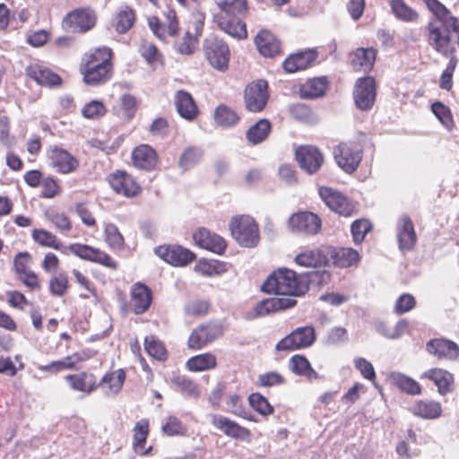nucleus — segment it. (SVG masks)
Returning <instances> with one entry per match:
<instances>
[{
	"instance_id": "obj_1",
	"label": "nucleus",
	"mask_w": 459,
	"mask_h": 459,
	"mask_svg": "<svg viewBox=\"0 0 459 459\" xmlns=\"http://www.w3.org/2000/svg\"><path fill=\"white\" fill-rule=\"evenodd\" d=\"M422 1L434 15L425 29L427 42L436 52L449 58L440 78V87L449 91L453 86L452 77L458 63L455 48L452 45L451 40L454 34L459 47V21L438 0Z\"/></svg>"
},
{
	"instance_id": "obj_2",
	"label": "nucleus",
	"mask_w": 459,
	"mask_h": 459,
	"mask_svg": "<svg viewBox=\"0 0 459 459\" xmlns=\"http://www.w3.org/2000/svg\"><path fill=\"white\" fill-rule=\"evenodd\" d=\"M111 59L112 51L107 47L85 53L80 64L83 82L90 86H99L108 82L113 74Z\"/></svg>"
},
{
	"instance_id": "obj_3",
	"label": "nucleus",
	"mask_w": 459,
	"mask_h": 459,
	"mask_svg": "<svg viewBox=\"0 0 459 459\" xmlns=\"http://www.w3.org/2000/svg\"><path fill=\"white\" fill-rule=\"evenodd\" d=\"M309 276V273L298 274L293 270L281 268L266 279L262 285V290L294 299L308 290Z\"/></svg>"
},
{
	"instance_id": "obj_4",
	"label": "nucleus",
	"mask_w": 459,
	"mask_h": 459,
	"mask_svg": "<svg viewBox=\"0 0 459 459\" xmlns=\"http://www.w3.org/2000/svg\"><path fill=\"white\" fill-rule=\"evenodd\" d=\"M232 237L245 247H255L260 239L258 226L248 215L234 217L230 224Z\"/></svg>"
},
{
	"instance_id": "obj_5",
	"label": "nucleus",
	"mask_w": 459,
	"mask_h": 459,
	"mask_svg": "<svg viewBox=\"0 0 459 459\" xmlns=\"http://www.w3.org/2000/svg\"><path fill=\"white\" fill-rule=\"evenodd\" d=\"M363 156V148L357 142H343L333 150V157L337 165L346 173L357 170Z\"/></svg>"
},
{
	"instance_id": "obj_6",
	"label": "nucleus",
	"mask_w": 459,
	"mask_h": 459,
	"mask_svg": "<svg viewBox=\"0 0 459 459\" xmlns=\"http://www.w3.org/2000/svg\"><path fill=\"white\" fill-rule=\"evenodd\" d=\"M316 331L312 326H302L293 330L275 346L277 351H294L310 347L316 342Z\"/></svg>"
},
{
	"instance_id": "obj_7",
	"label": "nucleus",
	"mask_w": 459,
	"mask_h": 459,
	"mask_svg": "<svg viewBox=\"0 0 459 459\" xmlns=\"http://www.w3.org/2000/svg\"><path fill=\"white\" fill-rule=\"evenodd\" d=\"M204 51L212 66L219 71H224L228 68L230 49L222 39L216 37L206 39L204 45Z\"/></svg>"
},
{
	"instance_id": "obj_8",
	"label": "nucleus",
	"mask_w": 459,
	"mask_h": 459,
	"mask_svg": "<svg viewBox=\"0 0 459 459\" xmlns=\"http://www.w3.org/2000/svg\"><path fill=\"white\" fill-rule=\"evenodd\" d=\"M296 304L297 300L292 298L275 297L263 299L256 303L252 309L246 311L244 317L247 320H254L258 317L268 316L271 313L290 308Z\"/></svg>"
},
{
	"instance_id": "obj_9",
	"label": "nucleus",
	"mask_w": 459,
	"mask_h": 459,
	"mask_svg": "<svg viewBox=\"0 0 459 459\" xmlns=\"http://www.w3.org/2000/svg\"><path fill=\"white\" fill-rule=\"evenodd\" d=\"M96 16L88 9H77L63 19V28L71 33H84L95 26Z\"/></svg>"
},
{
	"instance_id": "obj_10",
	"label": "nucleus",
	"mask_w": 459,
	"mask_h": 459,
	"mask_svg": "<svg viewBox=\"0 0 459 459\" xmlns=\"http://www.w3.org/2000/svg\"><path fill=\"white\" fill-rule=\"evenodd\" d=\"M268 84L264 80L249 83L244 92L245 107L250 112H260L267 104Z\"/></svg>"
},
{
	"instance_id": "obj_11",
	"label": "nucleus",
	"mask_w": 459,
	"mask_h": 459,
	"mask_svg": "<svg viewBox=\"0 0 459 459\" xmlns=\"http://www.w3.org/2000/svg\"><path fill=\"white\" fill-rule=\"evenodd\" d=\"M49 166L60 174H70L77 170L79 160L66 150L56 145L48 151Z\"/></svg>"
},
{
	"instance_id": "obj_12",
	"label": "nucleus",
	"mask_w": 459,
	"mask_h": 459,
	"mask_svg": "<svg viewBox=\"0 0 459 459\" xmlns=\"http://www.w3.org/2000/svg\"><path fill=\"white\" fill-rule=\"evenodd\" d=\"M223 333L221 324L208 322L200 325L195 329L188 338V346L193 350H199L207 343L216 340Z\"/></svg>"
},
{
	"instance_id": "obj_13",
	"label": "nucleus",
	"mask_w": 459,
	"mask_h": 459,
	"mask_svg": "<svg viewBox=\"0 0 459 459\" xmlns=\"http://www.w3.org/2000/svg\"><path fill=\"white\" fill-rule=\"evenodd\" d=\"M354 101L360 110L370 109L376 100V82L372 77L359 78L353 91Z\"/></svg>"
},
{
	"instance_id": "obj_14",
	"label": "nucleus",
	"mask_w": 459,
	"mask_h": 459,
	"mask_svg": "<svg viewBox=\"0 0 459 459\" xmlns=\"http://www.w3.org/2000/svg\"><path fill=\"white\" fill-rule=\"evenodd\" d=\"M427 352L444 360H459V346L453 341L445 338H434L426 343Z\"/></svg>"
},
{
	"instance_id": "obj_15",
	"label": "nucleus",
	"mask_w": 459,
	"mask_h": 459,
	"mask_svg": "<svg viewBox=\"0 0 459 459\" xmlns=\"http://www.w3.org/2000/svg\"><path fill=\"white\" fill-rule=\"evenodd\" d=\"M319 195L325 204L336 213L345 217L352 214L354 207L342 193L322 186L319 188Z\"/></svg>"
},
{
	"instance_id": "obj_16",
	"label": "nucleus",
	"mask_w": 459,
	"mask_h": 459,
	"mask_svg": "<svg viewBox=\"0 0 459 459\" xmlns=\"http://www.w3.org/2000/svg\"><path fill=\"white\" fill-rule=\"evenodd\" d=\"M289 226L293 231L314 235L321 229V220L313 212H299L290 217Z\"/></svg>"
},
{
	"instance_id": "obj_17",
	"label": "nucleus",
	"mask_w": 459,
	"mask_h": 459,
	"mask_svg": "<svg viewBox=\"0 0 459 459\" xmlns=\"http://www.w3.org/2000/svg\"><path fill=\"white\" fill-rule=\"evenodd\" d=\"M155 254L168 264L176 266L186 265L195 257L190 250L176 245L160 246L155 248Z\"/></svg>"
},
{
	"instance_id": "obj_18",
	"label": "nucleus",
	"mask_w": 459,
	"mask_h": 459,
	"mask_svg": "<svg viewBox=\"0 0 459 459\" xmlns=\"http://www.w3.org/2000/svg\"><path fill=\"white\" fill-rule=\"evenodd\" d=\"M210 418L212 426L223 432L224 435L234 439H250V430L231 420L230 418L220 414H211Z\"/></svg>"
},
{
	"instance_id": "obj_19",
	"label": "nucleus",
	"mask_w": 459,
	"mask_h": 459,
	"mask_svg": "<svg viewBox=\"0 0 459 459\" xmlns=\"http://www.w3.org/2000/svg\"><path fill=\"white\" fill-rule=\"evenodd\" d=\"M69 250L81 259L95 262L102 265L116 268V263L105 252L88 245L74 243L71 244Z\"/></svg>"
},
{
	"instance_id": "obj_20",
	"label": "nucleus",
	"mask_w": 459,
	"mask_h": 459,
	"mask_svg": "<svg viewBox=\"0 0 459 459\" xmlns=\"http://www.w3.org/2000/svg\"><path fill=\"white\" fill-rule=\"evenodd\" d=\"M296 160L303 170L313 174L322 166L324 157L316 147L301 146L296 151Z\"/></svg>"
},
{
	"instance_id": "obj_21",
	"label": "nucleus",
	"mask_w": 459,
	"mask_h": 459,
	"mask_svg": "<svg viewBox=\"0 0 459 459\" xmlns=\"http://www.w3.org/2000/svg\"><path fill=\"white\" fill-rule=\"evenodd\" d=\"M112 189L126 197L136 195L140 191V186L131 175L126 171L117 170L112 173L108 178Z\"/></svg>"
},
{
	"instance_id": "obj_22",
	"label": "nucleus",
	"mask_w": 459,
	"mask_h": 459,
	"mask_svg": "<svg viewBox=\"0 0 459 459\" xmlns=\"http://www.w3.org/2000/svg\"><path fill=\"white\" fill-rule=\"evenodd\" d=\"M396 235L401 251L407 252L414 247L417 241V235L414 230V225L409 216L403 215L398 220Z\"/></svg>"
},
{
	"instance_id": "obj_23",
	"label": "nucleus",
	"mask_w": 459,
	"mask_h": 459,
	"mask_svg": "<svg viewBox=\"0 0 459 459\" xmlns=\"http://www.w3.org/2000/svg\"><path fill=\"white\" fill-rule=\"evenodd\" d=\"M65 379L72 390L86 394L99 387L95 375L86 371L67 375Z\"/></svg>"
},
{
	"instance_id": "obj_24",
	"label": "nucleus",
	"mask_w": 459,
	"mask_h": 459,
	"mask_svg": "<svg viewBox=\"0 0 459 459\" xmlns=\"http://www.w3.org/2000/svg\"><path fill=\"white\" fill-rule=\"evenodd\" d=\"M195 243L202 248L221 255L227 247L225 240L219 235L206 229H200L194 233Z\"/></svg>"
},
{
	"instance_id": "obj_25",
	"label": "nucleus",
	"mask_w": 459,
	"mask_h": 459,
	"mask_svg": "<svg viewBox=\"0 0 459 459\" xmlns=\"http://www.w3.org/2000/svg\"><path fill=\"white\" fill-rule=\"evenodd\" d=\"M219 28L225 33L237 39H244L247 37L246 24L236 15L221 13L216 16Z\"/></svg>"
},
{
	"instance_id": "obj_26",
	"label": "nucleus",
	"mask_w": 459,
	"mask_h": 459,
	"mask_svg": "<svg viewBox=\"0 0 459 459\" xmlns=\"http://www.w3.org/2000/svg\"><path fill=\"white\" fill-rule=\"evenodd\" d=\"M167 26L163 25L160 20L153 16L149 18L148 24L151 30L160 39H165L166 35L176 36L178 31V22L177 21L176 13L169 10L166 13Z\"/></svg>"
},
{
	"instance_id": "obj_27",
	"label": "nucleus",
	"mask_w": 459,
	"mask_h": 459,
	"mask_svg": "<svg viewBox=\"0 0 459 459\" xmlns=\"http://www.w3.org/2000/svg\"><path fill=\"white\" fill-rule=\"evenodd\" d=\"M420 379H429L437 387L440 394L444 395L452 391L454 377L447 370L443 368H431L424 371L420 376Z\"/></svg>"
},
{
	"instance_id": "obj_28",
	"label": "nucleus",
	"mask_w": 459,
	"mask_h": 459,
	"mask_svg": "<svg viewBox=\"0 0 459 459\" xmlns=\"http://www.w3.org/2000/svg\"><path fill=\"white\" fill-rule=\"evenodd\" d=\"M132 160L136 168L143 170H152L157 164L158 157L153 148L147 144H142L133 151Z\"/></svg>"
},
{
	"instance_id": "obj_29",
	"label": "nucleus",
	"mask_w": 459,
	"mask_h": 459,
	"mask_svg": "<svg viewBox=\"0 0 459 459\" xmlns=\"http://www.w3.org/2000/svg\"><path fill=\"white\" fill-rule=\"evenodd\" d=\"M152 291L143 283H135L131 290V301L134 314H143L152 304Z\"/></svg>"
},
{
	"instance_id": "obj_30",
	"label": "nucleus",
	"mask_w": 459,
	"mask_h": 459,
	"mask_svg": "<svg viewBox=\"0 0 459 459\" xmlns=\"http://www.w3.org/2000/svg\"><path fill=\"white\" fill-rule=\"evenodd\" d=\"M255 43L260 54L265 57H273L281 53L280 40L268 30H261L256 35Z\"/></svg>"
},
{
	"instance_id": "obj_31",
	"label": "nucleus",
	"mask_w": 459,
	"mask_h": 459,
	"mask_svg": "<svg viewBox=\"0 0 459 459\" xmlns=\"http://www.w3.org/2000/svg\"><path fill=\"white\" fill-rule=\"evenodd\" d=\"M27 75L42 86H56L61 83V78L58 74L53 73L48 68L34 64L26 68Z\"/></svg>"
},
{
	"instance_id": "obj_32",
	"label": "nucleus",
	"mask_w": 459,
	"mask_h": 459,
	"mask_svg": "<svg viewBox=\"0 0 459 459\" xmlns=\"http://www.w3.org/2000/svg\"><path fill=\"white\" fill-rule=\"evenodd\" d=\"M175 106L178 113L183 118L192 121L198 115L197 106L190 93L178 91L175 94Z\"/></svg>"
},
{
	"instance_id": "obj_33",
	"label": "nucleus",
	"mask_w": 459,
	"mask_h": 459,
	"mask_svg": "<svg viewBox=\"0 0 459 459\" xmlns=\"http://www.w3.org/2000/svg\"><path fill=\"white\" fill-rule=\"evenodd\" d=\"M316 59V53L313 50L299 52L290 55L282 64L287 73H295L307 69Z\"/></svg>"
},
{
	"instance_id": "obj_34",
	"label": "nucleus",
	"mask_w": 459,
	"mask_h": 459,
	"mask_svg": "<svg viewBox=\"0 0 459 459\" xmlns=\"http://www.w3.org/2000/svg\"><path fill=\"white\" fill-rule=\"evenodd\" d=\"M126 373L123 369L105 374L98 383L106 396L117 395L123 387Z\"/></svg>"
},
{
	"instance_id": "obj_35",
	"label": "nucleus",
	"mask_w": 459,
	"mask_h": 459,
	"mask_svg": "<svg viewBox=\"0 0 459 459\" xmlns=\"http://www.w3.org/2000/svg\"><path fill=\"white\" fill-rule=\"evenodd\" d=\"M327 87L325 77H318L307 80L299 88L301 99L313 100L325 95Z\"/></svg>"
},
{
	"instance_id": "obj_36",
	"label": "nucleus",
	"mask_w": 459,
	"mask_h": 459,
	"mask_svg": "<svg viewBox=\"0 0 459 459\" xmlns=\"http://www.w3.org/2000/svg\"><path fill=\"white\" fill-rule=\"evenodd\" d=\"M411 412L420 418L432 420L440 416L442 409L439 403L435 401H418L411 408Z\"/></svg>"
},
{
	"instance_id": "obj_37",
	"label": "nucleus",
	"mask_w": 459,
	"mask_h": 459,
	"mask_svg": "<svg viewBox=\"0 0 459 459\" xmlns=\"http://www.w3.org/2000/svg\"><path fill=\"white\" fill-rule=\"evenodd\" d=\"M271 132V123L268 119L258 120L255 125L249 127L246 133L247 140L253 145L264 142Z\"/></svg>"
},
{
	"instance_id": "obj_38",
	"label": "nucleus",
	"mask_w": 459,
	"mask_h": 459,
	"mask_svg": "<svg viewBox=\"0 0 459 459\" xmlns=\"http://www.w3.org/2000/svg\"><path fill=\"white\" fill-rule=\"evenodd\" d=\"M290 368L293 373L305 377L308 380L319 378L318 373L314 370L306 357L294 355L290 359Z\"/></svg>"
},
{
	"instance_id": "obj_39",
	"label": "nucleus",
	"mask_w": 459,
	"mask_h": 459,
	"mask_svg": "<svg viewBox=\"0 0 459 459\" xmlns=\"http://www.w3.org/2000/svg\"><path fill=\"white\" fill-rule=\"evenodd\" d=\"M138 102L134 96L125 93L120 97L119 103L113 107V112L118 117L130 119L134 116Z\"/></svg>"
},
{
	"instance_id": "obj_40",
	"label": "nucleus",
	"mask_w": 459,
	"mask_h": 459,
	"mask_svg": "<svg viewBox=\"0 0 459 459\" xmlns=\"http://www.w3.org/2000/svg\"><path fill=\"white\" fill-rule=\"evenodd\" d=\"M375 58V49L361 48L354 52L351 64L356 70L368 71L372 68Z\"/></svg>"
},
{
	"instance_id": "obj_41",
	"label": "nucleus",
	"mask_w": 459,
	"mask_h": 459,
	"mask_svg": "<svg viewBox=\"0 0 459 459\" xmlns=\"http://www.w3.org/2000/svg\"><path fill=\"white\" fill-rule=\"evenodd\" d=\"M216 364L215 356L207 352L190 358L186 362V368L190 371L199 372L214 368Z\"/></svg>"
},
{
	"instance_id": "obj_42",
	"label": "nucleus",
	"mask_w": 459,
	"mask_h": 459,
	"mask_svg": "<svg viewBox=\"0 0 459 459\" xmlns=\"http://www.w3.org/2000/svg\"><path fill=\"white\" fill-rule=\"evenodd\" d=\"M214 120L218 126L228 128L237 125L239 121V117L232 108L221 104L215 109Z\"/></svg>"
},
{
	"instance_id": "obj_43",
	"label": "nucleus",
	"mask_w": 459,
	"mask_h": 459,
	"mask_svg": "<svg viewBox=\"0 0 459 459\" xmlns=\"http://www.w3.org/2000/svg\"><path fill=\"white\" fill-rule=\"evenodd\" d=\"M390 379L392 380L393 384L403 392L411 395L420 394L421 393V387L420 384L414 379L402 373H392Z\"/></svg>"
},
{
	"instance_id": "obj_44",
	"label": "nucleus",
	"mask_w": 459,
	"mask_h": 459,
	"mask_svg": "<svg viewBox=\"0 0 459 459\" xmlns=\"http://www.w3.org/2000/svg\"><path fill=\"white\" fill-rule=\"evenodd\" d=\"M359 258V252L351 247H341L333 255L334 264L342 268L357 264Z\"/></svg>"
},
{
	"instance_id": "obj_45",
	"label": "nucleus",
	"mask_w": 459,
	"mask_h": 459,
	"mask_svg": "<svg viewBox=\"0 0 459 459\" xmlns=\"http://www.w3.org/2000/svg\"><path fill=\"white\" fill-rule=\"evenodd\" d=\"M134 11L128 6H123L115 16L114 26L118 33L127 32L134 22Z\"/></svg>"
},
{
	"instance_id": "obj_46",
	"label": "nucleus",
	"mask_w": 459,
	"mask_h": 459,
	"mask_svg": "<svg viewBox=\"0 0 459 459\" xmlns=\"http://www.w3.org/2000/svg\"><path fill=\"white\" fill-rule=\"evenodd\" d=\"M295 262L303 267H317L324 263V256L318 250L306 249L296 255Z\"/></svg>"
},
{
	"instance_id": "obj_47",
	"label": "nucleus",
	"mask_w": 459,
	"mask_h": 459,
	"mask_svg": "<svg viewBox=\"0 0 459 459\" xmlns=\"http://www.w3.org/2000/svg\"><path fill=\"white\" fill-rule=\"evenodd\" d=\"M45 216L48 221L62 232H67L72 229L70 219L63 212L49 208L46 211Z\"/></svg>"
},
{
	"instance_id": "obj_48",
	"label": "nucleus",
	"mask_w": 459,
	"mask_h": 459,
	"mask_svg": "<svg viewBox=\"0 0 459 459\" xmlns=\"http://www.w3.org/2000/svg\"><path fill=\"white\" fill-rule=\"evenodd\" d=\"M148 429L149 423L146 420H142L138 421L134 426V446L136 452L141 453L142 455H147L152 446H150L147 450L141 452V449L143 447V444L146 441L148 436Z\"/></svg>"
},
{
	"instance_id": "obj_49",
	"label": "nucleus",
	"mask_w": 459,
	"mask_h": 459,
	"mask_svg": "<svg viewBox=\"0 0 459 459\" xmlns=\"http://www.w3.org/2000/svg\"><path fill=\"white\" fill-rule=\"evenodd\" d=\"M391 8L395 17L403 22H414L418 19V13L409 7L403 0H392Z\"/></svg>"
},
{
	"instance_id": "obj_50",
	"label": "nucleus",
	"mask_w": 459,
	"mask_h": 459,
	"mask_svg": "<svg viewBox=\"0 0 459 459\" xmlns=\"http://www.w3.org/2000/svg\"><path fill=\"white\" fill-rule=\"evenodd\" d=\"M171 381L180 390V392L187 394L188 396L196 398L200 395L198 385L186 376H175Z\"/></svg>"
},
{
	"instance_id": "obj_51",
	"label": "nucleus",
	"mask_w": 459,
	"mask_h": 459,
	"mask_svg": "<svg viewBox=\"0 0 459 459\" xmlns=\"http://www.w3.org/2000/svg\"><path fill=\"white\" fill-rule=\"evenodd\" d=\"M144 348L147 353L157 360L163 361L167 359V351L163 343L153 335L145 337Z\"/></svg>"
},
{
	"instance_id": "obj_52",
	"label": "nucleus",
	"mask_w": 459,
	"mask_h": 459,
	"mask_svg": "<svg viewBox=\"0 0 459 459\" xmlns=\"http://www.w3.org/2000/svg\"><path fill=\"white\" fill-rule=\"evenodd\" d=\"M203 157V151L198 147H188L179 159V166L184 169H189L197 164Z\"/></svg>"
},
{
	"instance_id": "obj_53",
	"label": "nucleus",
	"mask_w": 459,
	"mask_h": 459,
	"mask_svg": "<svg viewBox=\"0 0 459 459\" xmlns=\"http://www.w3.org/2000/svg\"><path fill=\"white\" fill-rule=\"evenodd\" d=\"M32 238L38 244L60 250L61 243L57 240L56 237L51 232L45 230H34L32 231Z\"/></svg>"
},
{
	"instance_id": "obj_54",
	"label": "nucleus",
	"mask_w": 459,
	"mask_h": 459,
	"mask_svg": "<svg viewBox=\"0 0 459 459\" xmlns=\"http://www.w3.org/2000/svg\"><path fill=\"white\" fill-rule=\"evenodd\" d=\"M248 402L250 406L263 416H269L273 413V407L264 396L258 393L251 394Z\"/></svg>"
},
{
	"instance_id": "obj_55",
	"label": "nucleus",
	"mask_w": 459,
	"mask_h": 459,
	"mask_svg": "<svg viewBox=\"0 0 459 459\" xmlns=\"http://www.w3.org/2000/svg\"><path fill=\"white\" fill-rule=\"evenodd\" d=\"M431 110L446 129H452L454 121L451 110L447 106L439 101H436L431 105Z\"/></svg>"
},
{
	"instance_id": "obj_56",
	"label": "nucleus",
	"mask_w": 459,
	"mask_h": 459,
	"mask_svg": "<svg viewBox=\"0 0 459 459\" xmlns=\"http://www.w3.org/2000/svg\"><path fill=\"white\" fill-rule=\"evenodd\" d=\"M68 286V277L65 273H60L57 275L51 277L49 281V291L53 296H64Z\"/></svg>"
},
{
	"instance_id": "obj_57",
	"label": "nucleus",
	"mask_w": 459,
	"mask_h": 459,
	"mask_svg": "<svg viewBox=\"0 0 459 459\" xmlns=\"http://www.w3.org/2000/svg\"><path fill=\"white\" fill-rule=\"evenodd\" d=\"M371 230V223L366 219L355 221L351 227L353 242L360 244L364 241L367 233Z\"/></svg>"
},
{
	"instance_id": "obj_58",
	"label": "nucleus",
	"mask_w": 459,
	"mask_h": 459,
	"mask_svg": "<svg viewBox=\"0 0 459 459\" xmlns=\"http://www.w3.org/2000/svg\"><path fill=\"white\" fill-rule=\"evenodd\" d=\"M349 340V334L345 328L341 326H336L331 328L325 338V344L328 346L339 345L346 342Z\"/></svg>"
},
{
	"instance_id": "obj_59",
	"label": "nucleus",
	"mask_w": 459,
	"mask_h": 459,
	"mask_svg": "<svg viewBox=\"0 0 459 459\" xmlns=\"http://www.w3.org/2000/svg\"><path fill=\"white\" fill-rule=\"evenodd\" d=\"M218 5L224 14L237 15L247 10L246 0H222Z\"/></svg>"
},
{
	"instance_id": "obj_60",
	"label": "nucleus",
	"mask_w": 459,
	"mask_h": 459,
	"mask_svg": "<svg viewBox=\"0 0 459 459\" xmlns=\"http://www.w3.org/2000/svg\"><path fill=\"white\" fill-rule=\"evenodd\" d=\"M161 429L165 435L169 437L183 436L186 431L182 421L172 415L167 418V422L162 426Z\"/></svg>"
},
{
	"instance_id": "obj_61",
	"label": "nucleus",
	"mask_w": 459,
	"mask_h": 459,
	"mask_svg": "<svg viewBox=\"0 0 459 459\" xmlns=\"http://www.w3.org/2000/svg\"><path fill=\"white\" fill-rule=\"evenodd\" d=\"M105 239L107 244L116 249L124 245V238L115 224L108 223L105 227Z\"/></svg>"
},
{
	"instance_id": "obj_62",
	"label": "nucleus",
	"mask_w": 459,
	"mask_h": 459,
	"mask_svg": "<svg viewBox=\"0 0 459 459\" xmlns=\"http://www.w3.org/2000/svg\"><path fill=\"white\" fill-rule=\"evenodd\" d=\"M227 411L236 416L245 415V409L247 408L242 397L236 394H229L226 399Z\"/></svg>"
},
{
	"instance_id": "obj_63",
	"label": "nucleus",
	"mask_w": 459,
	"mask_h": 459,
	"mask_svg": "<svg viewBox=\"0 0 459 459\" xmlns=\"http://www.w3.org/2000/svg\"><path fill=\"white\" fill-rule=\"evenodd\" d=\"M73 358V356H67L64 359L53 361L50 364L40 366L39 368L41 371L53 373L59 372L64 369H72L74 368L75 363L78 361V359L74 360Z\"/></svg>"
},
{
	"instance_id": "obj_64",
	"label": "nucleus",
	"mask_w": 459,
	"mask_h": 459,
	"mask_svg": "<svg viewBox=\"0 0 459 459\" xmlns=\"http://www.w3.org/2000/svg\"><path fill=\"white\" fill-rule=\"evenodd\" d=\"M82 113L84 117L97 119L105 115L106 108L101 101L91 100L82 108Z\"/></svg>"
}]
</instances>
